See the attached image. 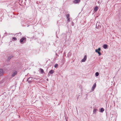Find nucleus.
<instances>
[{
    "label": "nucleus",
    "mask_w": 121,
    "mask_h": 121,
    "mask_svg": "<svg viewBox=\"0 0 121 121\" xmlns=\"http://www.w3.org/2000/svg\"><path fill=\"white\" fill-rule=\"evenodd\" d=\"M35 78L33 77H30L27 79V81H28L29 83H31L32 81L34 80Z\"/></svg>",
    "instance_id": "obj_1"
},
{
    "label": "nucleus",
    "mask_w": 121,
    "mask_h": 121,
    "mask_svg": "<svg viewBox=\"0 0 121 121\" xmlns=\"http://www.w3.org/2000/svg\"><path fill=\"white\" fill-rule=\"evenodd\" d=\"M26 38L25 37L22 38L20 40V42L22 43L25 42L26 41Z\"/></svg>",
    "instance_id": "obj_2"
},
{
    "label": "nucleus",
    "mask_w": 121,
    "mask_h": 121,
    "mask_svg": "<svg viewBox=\"0 0 121 121\" xmlns=\"http://www.w3.org/2000/svg\"><path fill=\"white\" fill-rule=\"evenodd\" d=\"M101 27L100 24L97 23L96 25V28L98 29H100Z\"/></svg>",
    "instance_id": "obj_3"
},
{
    "label": "nucleus",
    "mask_w": 121,
    "mask_h": 121,
    "mask_svg": "<svg viewBox=\"0 0 121 121\" xmlns=\"http://www.w3.org/2000/svg\"><path fill=\"white\" fill-rule=\"evenodd\" d=\"M4 73L3 70L2 69H0V76H2Z\"/></svg>",
    "instance_id": "obj_4"
},
{
    "label": "nucleus",
    "mask_w": 121,
    "mask_h": 121,
    "mask_svg": "<svg viewBox=\"0 0 121 121\" xmlns=\"http://www.w3.org/2000/svg\"><path fill=\"white\" fill-rule=\"evenodd\" d=\"M96 83H95L92 87L91 89V90L92 91H93L95 89V88L96 87Z\"/></svg>",
    "instance_id": "obj_5"
},
{
    "label": "nucleus",
    "mask_w": 121,
    "mask_h": 121,
    "mask_svg": "<svg viewBox=\"0 0 121 121\" xmlns=\"http://www.w3.org/2000/svg\"><path fill=\"white\" fill-rule=\"evenodd\" d=\"M17 73V72L16 71H14L12 75V76L13 77H14L16 75Z\"/></svg>",
    "instance_id": "obj_6"
},
{
    "label": "nucleus",
    "mask_w": 121,
    "mask_h": 121,
    "mask_svg": "<svg viewBox=\"0 0 121 121\" xmlns=\"http://www.w3.org/2000/svg\"><path fill=\"white\" fill-rule=\"evenodd\" d=\"M86 59V55H85V56L84 58L81 61L82 62H85V61Z\"/></svg>",
    "instance_id": "obj_7"
},
{
    "label": "nucleus",
    "mask_w": 121,
    "mask_h": 121,
    "mask_svg": "<svg viewBox=\"0 0 121 121\" xmlns=\"http://www.w3.org/2000/svg\"><path fill=\"white\" fill-rule=\"evenodd\" d=\"M80 0H75L73 1V3L75 4H76L79 2Z\"/></svg>",
    "instance_id": "obj_8"
},
{
    "label": "nucleus",
    "mask_w": 121,
    "mask_h": 121,
    "mask_svg": "<svg viewBox=\"0 0 121 121\" xmlns=\"http://www.w3.org/2000/svg\"><path fill=\"white\" fill-rule=\"evenodd\" d=\"M108 46L107 44H104L103 46V48L104 49H106L107 47Z\"/></svg>",
    "instance_id": "obj_9"
},
{
    "label": "nucleus",
    "mask_w": 121,
    "mask_h": 121,
    "mask_svg": "<svg viewBox=\"0 0 121 121\" xmlns=\"http://www.w3.org/2000/svg\"><path fill=\"white\" fill-rule=\"evenodd\" d=\"M98 9V7L96 6L94 9V11L95 12H96Z\"/></svg>",
    "instance_id": "obj_10"
},
{
    "label": "nucleus",
    "mask_w": 121,
    "mask_h": 121,
    "mask_svg": "<svg viewBox=\"0 0 121 121\" xmlns=\"http://www.w3.org/2000/svg\"><path fill=\"white\" fill-rule=\"evenodd\" d=\"M54 71L53 70H51L49 71V73L51 74H52L54 73Z\"/></svg>",
    "instance_id": "obj_11"
},
{
    "label": "nucleus",
    "mask_w": 121,
    "mask_h": 121,
    "mask_svg": "<svg viewBox=\"0 0 121 121\" xmlns=\"http://www.w3.org/2000/svg\"><path fill=\"white\" fill-rule=\"evenodd\" d=\"M40 70L41 73H43L44 70L43 69L41 68H40Z\"/></svg>",
    "instance_id": "obj_12"
},
{
    "label": "nucleus",
    "mask_w": 121,
    "mask_h": 121,
    "mask_svg": "<svg viewBox=\"0 0 121 121\" xmlns=\"http://www.w3.org/2000/svg\"><path fill=\"white\" fill-rule=\"evenodd\" d=\"M13 57V56H9L8 58V60H9L10 59H11V58H12Z\"/></svg>",
    "instance_id": "obj_13"
},
{
    "label": "nucleus",
    "mask_w": 121,
    "mask_h": 121,
    "mask_svg": "<svg viewBox=\"0 0 121 121\" xmlns=\"http://www.w3.org/2000/svg\"><path fill=\"white\" fill-rule=\"evenodd\" d=\"M104 111V109L103 108H101L100 109V112H103Z\"/></svg>",
    "instance_id": "obj_14"
},
{
    "label": "nucleus",
    "mask_w": 121,
    "mask_h": 121,
    "mask_svg": "<svg viewBox=\"0 0 121 121\" xmlns=\"http://www.w3.org/2000/svg\"><path fill=\"white\" fill-rule=\"evenodd\" d=\"M97 109H94L93 110V112L94 113L96 112L97 111Z\"/></svg>",
    "instance_id": "obj_15"
},
{
    "label": "nucleus",
    "mask_w": 121,
    "mask_h": 121,
    "mask_svg": "<svg viewBox=\"0 0 121 121\" xmlns=\"http://www.w3.org/2000/svg\"><path fill=\"white\" fill-rule=\"evenodd\" d=\"M67 21L68 22H69L70 21V18L69 17H67Z\"/></svg>",
    "instance_id": "obj_16"
},
{
    "label": "nucleus",
    "mask_w": 121,
    "mask_h": 121,
    "mask_svg": "<svg viewBox=\"0 0 121 121\" xmlns=\"http://www.w3.org/2000/svg\"><path fill=\"white\" fill-rule=\"evenodd\" d=\"M69 16H70V15H69V14H67L66 15V17L67 18L69 17Z\"/></svg>",
    "instance_id": "obj_17"
},
{
    "label": "nucleus",
    "mask_w": 121,
    "mask_h": 121,
    "mask_svg": "<svg viewBox=\"0 0 121 121\" xmlns=\"http://www.w3.org/2000/svg\"><path fill=\"white\" fill-rule=\"evenodd\" d=\"M58 65L57 64H55V66L54 67L55 68L57 67L58 66Z\"/></svg>",
    "instance_id": "obj_18"
},
{
    "label": "nucleus",
    "mask_w": 121,
    "mask_h": 121,
    "mask_svg": "<svg viewBox=\"0 0 121 121\" xmlns=\"http://www.w3.org/2000/svg\"><path fill=\"white\" fill-rule=\"evenodd\" d=\"M95 74L96 76H98L99 75V73L98 72H96Z\"/></svg>",
    "instance_id": "obj_19"
},
{
    "label": "nucleus",
    "mask_w": 121,
    "mask_h": 121,
    "mask_svg": "<svg viewBox=\"0 0 121 121\" xmlns=\"http://www.w3.org/2000/svg\"><path fill=\"white\" fill-rule=\"evenodd\" d=\"M13 39L14 40H16L17 39V38L16 37H13Z\"/></svg>",
    "instance_id": "obj_20"
},
{
    "label": "nucleus",
    "mask_w": 121,
    "mask_h": 121,
    "mask_svg": "<svg viewBox=\"0 0 121 121\" xmlns=\"http://www.w3.org/2000/svg\"><path fill=\"white\" fill-rule=\"evenodd\" d=\"M97 50L99 52L101 50V49L100 48H99Z\"/></svg>",
    "instance_id": "obj_21"
},
{
    "label": "nucleus",
    "mask_w": 121,
    "mask_h": 121,
    "mask_svg": "<svg viewBox=\"0 0 121 121\" xmlns=\"http://www.w3.org/2000/svg\"><path fill=\"white\" fill-rule=\"evenodd\" d=\"M95 52H97L98 53V52H99V51H98V50H97V49H96L95 50Z\"/></svg>",
    "instance_id": "obj_22"
},
{
    "label": "nucleus",
    "mask_w": 121,
    "mask_h": 121,
    "mask_svg": "<svg viewBox=\"0 0 121 121\" xmlns=\"http://www.w3.org/2000/svg\"><path fill=\"white\" fill-rule=\"evenodd\" d=\"M98 53L99 54V55H100L101 54V53L99 52H98Z\"/></svg>",
    "instance_id": "obj_23"
},
{
    "label": "nucleus",
    "mask_w": 121,
    "mask_h": 121,
    "mask_svg": "<svg viewBox=\"0 0 121 121\" xmlns=\"http://www.w3.org/2000/svg\"><path fill=\"white\" fill-rule=\"evenodd\" d=\"M47 80H48V79H47Z\"/></svg>",
    "instance_id": "obj_24"
}]
</instances>
